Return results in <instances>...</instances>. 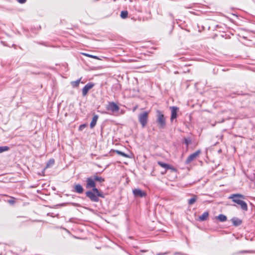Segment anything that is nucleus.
Masks as SVG:
<instances>
[{"label":"nucleus","mask_w":255,"mask_h":255,"mask_svg":"<svg viewBox=\"0 0 255 255\" xmlns=\"http://www.w3.org/2000/svg\"><path fill=\"white\" fill-rule=\"evenodd\" d=\"M229 199H232L233 202L237 203L241 206V208L242 210L244 211L248 210V206L247 203L241 200V199H245V196L240 194H233L231 195L229 197Z\"/></svg>","instance_id":"f257e3e1"},{"label":"nucleus","mask_w":255,"mask_h":255,"mask_svg":"<svg viewBox=\"0 0 255 255\" xmlns=\"http://www.w3.org/2000/svg\"><path fill=\"white\" fill-rule=\"evenodd\" d=\"M157 119L156 122L158 124L159 128L163 129L166 127V120L164 114L159 110L156 111Z\"/></svg>","instance_id":"f03ea898"},{"label":"nucleus","mask_w":255,"mask_h":255,"mask_svg":"<svg viewBox=\"0 0 255 255\" xmlns=\"http://www.w3.org/2000/svg\"><path fill=\"white\" fill-rule=\"evenodd\" d=\"M149 112L145 111L140 113L138 116V121L142 128H144L148 122Z\"/></svg>","instance_id":"7ed1b4c3"},{"label":"nucleus","mask_w":255,"mask_h":255,"mask_svg":"<svg viewBox=\"0 0 255 255\" xmlns=\"http://www.w3.org/2000/svg\"><path fill=\"white\" fill-rule=\"evenodd\" d=\"M86 197L89 198L90 200L92 202H98L99 201V196H98L97 194H95L93 192L91 191H87L85 193Z\"/></svg>","instance_id":"20e7f679"},{"label":"nucleus","mask_w":255,"mask_h":255,"mask_svg":"<svg viewBox=\"0 0 255 255\" xmlns=\"http://www.w3.org/2000/svg\"><path fill=\"white\" fill-rule=\"evenodd\" d=\"M106 108L107 110L112 112H117L120 110L119 106L114 102H109Z\"/></svg>","instance_id":"39448f33"},{"label":"nucleus","mask_w":255,"mask_h":255,"mask_svg":"<svg viewBox=\"0 0 255 255\" xmlns=\"http://www.w3.org/2000/svg\"><path fill=\"white\" fill-rule=\"evenodd\" d=\"M200 150H198L194 153L190 154L185 161V164H188L195 159L200 154Z\"/></svg>","instance_id":"423d86ee"},{"label":"nucleus","mask_w":255,"mask_h":255,"mask_svg":"<svg viewBox=\"0 0 255 255\" xmlns=\"http://www.w3.org/2000/svg\"><path fill=\"white\" fill-rule=\"evenodd\" d=\"M96 184L93 177H89L86 180V188L89 189L92 187H95Z\"/></svg>","instance_id":"0eeeda50"},{"label":"nucleus","mask_w":255,"mask_h":255,"mask_svg":"<svg viewBox=\"0 0 255 255\" xmlns=\"http://www.w3.org/2000/svg\"><path fill=\"white\" fill-rule=\"evenodd\" d=\"M171 115L170 118L171 122H172L174 119H176L177 117V112L179 110V108L177 107H171Z\"/></svg>","instance_id":"6e6552de"},{"label":"nucleus","mask_w":255,"mask_h":255,"mask_svg":"<svg viewBox=\"0 0 255 255\" xmlns=\"http://www.w3.org/2000/svg\"><path fill=\"white\" fill-rule=\"evenodd\" d=\"M132 192L135 197H143L146 195L145 192L139 189H134L132 190Z\"/></svg>","instance_id":"1a4fd4ad"},{"label":"nucleus","mask_w":255,"mask_h":255,"mask_svg":"<svg viewBox=\"0 0 255 255\" xmlns=\"http://www.w3.org/2000/svg\"><path fill=\"white\" fill-rule=\"evenodd\" d=\"M94 86V84L93 83H88L82 89V95L83 96H85L88 91Z\"/></svg>","instance_id":"9d476101"},{"label":"nucleus","mask_w":255,"mask_h":255,"mask_svg":"<svg viewBox=\"0 0 255 255\" xmlns=\"http://www.w3.org/2000/svg\"><path fill=\"white\" fill-rule=\"evenodd\" d=\"M157 164L161 167L165 168L166 170L170 169L173 171H176V169L172 165L167 163H163L161 161H158Z\"/></svg>","instance_id":"9b49d317"},{"label":"nucleus","mask_w":255,"mask_h":255,"mask_svg":"<svg viewBox=\"0 0 255 255\" xmlns=\"http://www.w3.org/2000/svg\"><path fill=\"white\" fill-rule=\"evenodd\" d=\"M73 191L79 194H82L84 192V188L80 184H76L73 187Z\"/></svg>","instance_id":"f8f14e48"},{"label":"nucleus","mask_w":255,"mask_h":255,"mask_svg":"<svg viewBox=\"0 0 255 255\" xmlns=\"http://www.w3.org/2000/svg\"><path fill=\"white\" fill-rule=\"evenodd\" d=\"M92 190L91 191V192H93L94 193H95V194H97L98 196H99L100 197H101L103 198H105L104 194L102 191L98 190L96 187H92Z\"/></svg>","instance_id":"ddd939ff"},{"label":"nucleus","mask_w":255,"mask_h":255,"mask_svg":"<svg viewBox=\"0 0 255 255\" xmlns=\"http://www.w3.org/2000/svg\"><path fill=\"white\" fill-rule=\"evenodd\" d=\"M232 222L233 225L235 226H238L240 225L242 223V221L241 219L236 217L233 218L232 219Z\"/></svg>","instance_id":"4468645a"},{"label":"nucleus","mask_w":255,"mask_h":255,"mask_svg":"<svg viewBox=\"0 0 255 255\" xmlns=\"http://www.w3.org/2000/svg\"><path fill=\"white\" fill-rule=\"evenodd\" d=\"M98 118L99 116L98 115H94L93 117L92 120L90 123V128H93L96 126Z\"/></svg>","instance_id":"2eb2a0df"},{"label":"nucleus","mask_w":255,"mask_h":255,"mask_svg":"<svg viewBox=\"0 0 255 255\" xmlns=\"http://www.w3.org/2000/svg\"><path fill=\"white\" fill-rule=\"evenodd\" d=\"M209 216V212H205L202 215L199 217V220L200 221H206Z\"/></svg>","instance_id":"dca6fc26"},{"label":"nucleus","mask_w":255,"mask_h":255,"mask_svg":"<svg viewBox=\"0 0 255 255\" xmlns=\"http://www.w3.org/2000/svg\"><path fill=\"white\" fill-rule=\"evenodd\" d=\"M55 163V160L53 158L50 159L46 163L45 167L44 168V170H45L46 168L51 167L53 166Z\"/></svg>","instance_id":"f3484780"},{"label":"nucleus","mask_w":255,"mask_h":255,"mask_svg":"<svg viewBox=\"0 0 255 255\" xmlns=\"http://www.w3.org/2000/svg\"><path fill=\"white\" fill-rule=\"evenodd\" d=\"M216 218L220 222H225L227 220V217L225 215H223V214H220Z\"/></svg>","instance_id":"a211bd4d"},{"label":"nucleus","mask_w":255,"mask_h":255,"mask_svg":"<svg viewBox=\"0 0 255 255\" xmlns=\"http://www.w3.org/2000/svg\"><path fill=\"white\" fill-rule=\"evenodd\" d=\"M183 143L186 144L187 148H188L189 145L192 143V140L189 137H184Z\"/></svg>","instance_id":"6ab92c4d"},{"label":"nucleus","mask_w":255,"mask_h":255,"mask_svg":"<svg viewBox=\"0 0 255 255\" xmlns=\"http://www.w3.org/2000/svg\"><path fill=\"white\" fill-rule=\"evenodd\" d=\"M197 197L196 195H193V197L188 200V203L189 205L193 204L197 200Z\"/></svg>","instance_id":"aec40b11"},{"label":"nucleus","mask_w":255,"mask_h":255,"mask_svg":"<svg viewBox=\"0 0 255 255\" xmlns=\"http://www.w3.org/2000/svg\"><path fill=\"white\" fill-rule=\"evenodd\" d=\"M81 79V78L78 79L75 81H72L71 82V84L73 86V87H78L80 84Z\"/></svg>","instance_id":"412c9836"},{"label":"nucleus","mask_w":255,"mask_h":255,"mask_svg":"<svg viewBox=\"0 0 255 255\" xmlns=\"http://www.w3.org/2000/svg\"><path fill=\"white\" fill-rule=\"evenodd\" d=\"M95 181H98L99 182H103L105 181V179L102 177H99L98 176H94L93 177Z\"/></svg>","instance_id":"4be33fe9"},{"label":"nucleus","mask_w":255,"mask_h":255,"mask_svg":"<svg viewBox=\"0 0 255 255\" xmlns=\"http://www.w3.org/2000/svg\"><path fill=\"white\" fill-rule=\"evenodd\" d=\"M114 151L116 152L119 155H121L122 156H124L125 157H129V156L128 154H127L126 153H125L121 151L116 150H114Z\"/></svg>","instance_id":"5701e85b"},{"label":"nucleus","mask_w":255,"mask_h":255,"mask_svg":"<svg viewBox=\"0 0 255 255\" xmlns=\"http://www.w3.org/2000/svg\"><path fill=\"white\" fill-rule=\"evenodd\" d=\"M128 12L127 10L122 11L120 16L122 18H126L128 17Z\"/></svg>","instance_id":"b1692460"},{"label":"nucleus","mask_w":255,"mask_h":255,"mask_svg":"<svg viewBox=\"0 0 255 255\" xmlns=\"http://www.w3.org/2000/svg\"><path fill=\"white\" fill-rule=\"evenodd\" d=\"M9 147L7 146H0V153L7 151Z\"/></svg>","instance_id":"393cba45"},{"label":"nucleus","mask_w":255,"mask_h":255,"mask_svg":"<svg viewBox=\"0 0 255 255\" xmlns=\"http://www.w3.org/2000/svg\"><path fill=\"white\" fill-rule=\"evenodd\" d=\"M83 54L84 55L88 57L93 58H94V59H99L98 57L97 56L92 55H91V54H87V53H83Z\"/></svg>","instance_id":"a878e982"},{"label":"nucleus","mask_w":255,"mask_h":255,"mask_svg":"<svg viewBox=\"0 0 255 255\" xmlns=\"http://www.w3.org/2000/svg\"><path fill=\"white\" fill-rule=\"evenodd\" d=\"M14 199V198H11L10 199L8 200L7 202L10 204L12 205L15 203V201Z\"/></svg>","instance_id":"bb28decb"},{"label":"nucleus","mask_w":255,"mask_h":255,"mask_svg":"<svg viewBox=\"0 0 255 255\" xmlns=\"http://www.w3.org/2000/svg\"><path fill=\"white\" fill-rule=\"evenodd\" d=\"M253 251H240L238 254H244V253H252Z\"/></svg>","instance_id":"cd10ccee"},{"label":"nucleus","mask_w":255,"mask_h":255,"mask_svg":"<svg viewBox=\"0 0 255 255\" xmlns=\"http://www.w3.org/2000/svg\"><path fill=\"white\" fill-rule=\"evenodd\" d=\"M85 125H82L79 127V130H82L84 128H85Z\"/></svg>","instance_id":"c85d7f7f"},{"label":"nucleus","mask_w":255,"mask_h":255,"mask_svg":"<svg viewBox=\"0 0 255 255\" xmlns=\"http://www.w3.org/2000/svg\"><path fill=\"white\" fill-rule=\"evenodd\" d=\"M20 3H24L26 2V0H17Z\"/></svg>","instance_id":"c756f323"},{"label":"nucleus","mask_w":255,"mask_h":255,"mask_svg":"<svg viewBox=\"0 0 255 255\" xmlns=\"http://www.w3.org/2000/svg\"><path fill=\"white\" fill-rule=\"evenodd\" d=\"M164 254H157V255H163Z\"/></svg>","instance_id":"7c9ffc66"},{"label":"nucleus","mask_w":255,"mask_h":255,"mask_svg":"<svg viewBox=\"0 0 255 255\" xmlns=\"http://www.w3.org/2000/svg\"><path fill=\"white\" fill-rule=\"evenodd\" d=\"M166 172V171L164 172H162V174H164Z\"/></svg>","instance_id":"2f4dec72"}]
</instances>
